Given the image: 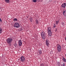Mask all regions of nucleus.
Instances as JSON below:
<instances>
[{"label": "nucleus", "mask_w": 66, "mask_h": 66, "mask_svg": "<svg viewBox=\"0 0 66 66\" xmlns=\"http://www.w3.org/2000/svg\"><path fill=\"white\" fill-rule=\"evenodd\" d=\"M6 41L7 43L9 44V46H11V43L13 42V40L12 38L10 37L7 38L6 39Z\"/></svg>", "instance_id": "1"}, {"label": "nucleus", "mask_w": 66, "mask_h": 66, "mask_svg": "<svg viewBox=\"0 0 66 66\" xmlns=\"http://www.w3.org/2000/svg\"><path fill=\"white\" fill-rule=\"evenodd\" d=\"M20 59L21 62H23L26 61V59H25L24 56H21L20 57Z\"/></svg>", "instance_id": "2"}, {"label": "nucleus", "mask_w": 66, "mask_h": 66, "mask_svg": "<svg viewBox=\"0 0 66 66\" xmlns=\"http://www.w3.org/2000/svg\"><path fill=\"white\" fill-rule=\"evenodd\" d=\"M14 27L15 28H19L20 27V25H19V24L18 22H16L14 25Z\"/></svg>", "instance_id": "3"}, {"label": "nucleus", "mask_w": 66, "mask_h": 66, "mask_svg": "<svg viewBox=\"0 0 66 66\" xmlns=\"http://www.w3.org/2000/svg\"><path fill=\"white\" fill-rule=\"evenodd\" d=\"M57 50L58 52H61V46L58 44L57 46Z\"/></svg>", "instance_id": "4"}, {"label": "nucleus", "mask_w": 66, "mask_h": 66, "mask_svg": "<svg viewBox=\"0 0 66 66\" xmlns=\"http://www.w3.org/2000/svg\"><path fill=\"white\" fill-rule=\"evenodd\" d=\"M19 46L20 47L21 45H22V41L21 40H19Z\"/></svg>", "instance_id": "5"}, {"label": "nucleus", "mask_w": 66, "mask_h": 66, "mask_svg": "<svg viewBox=\"0 0 66 66\" xmlns=\"http://www.w3.org/2000/svg\"><path fill=\"white\" fill-rule=\"evenodd\" d=\"M48 33V35L49 36H51V35H52V32H51V31H49L48 32H47Z\"/></svg>", "instance_id": "6"}, {"label": "nucleus", "mask_w": 66, "mask_h": 66, "mask_svg": "<svg viewBox=\"0 0 66 66\" xmlns=\"http://www.w3.org/2000/svg\"><path fill=\"white\" fill-rule=\"evenodd\" d=\"M66 3H64L63 4H62L61 5V6L62 7H64V8H65V7H66Z\"/></svg>", "instance_id": "7"}, {"label": "nucleus", "mask_w": 66, "mask_h": 66, "mask_svg": "<svg viewBox=\"0 0 66 66\" xmlns=\"http://www.w3.org/2000/svg\"><path fill=\"white\" fill-rule=\"evenodd\" d=\"M41 34V36H46V34L45 33L44 31H43L42 32V33Z\"/></svg>", "instance_id": "8"}, {"label": "nucleus", "mask_w": 66, "mask_h": 66, "mask_svg": "<svg viewBox=\"0 0 66 66\" xmlns=\"http://www.w3.org/2000/svg\"><path fill=\"white\" fill-rule=\"evenodd\" d=\"M41 34V36H46V34L45 33L44 31H43L42 32V33Z\"/></svg>", "instance_id": "9"}, {"label": "nucleus", "mask_w": 66, "mask_h": 66, "mask_svg": "<svg viewBox=\"0 0 66 66\" xmlns=\"http://www.w3.org/2000/svg\"><path fill=\"white\" fill-rule=\"evenodd\" d=\"M51 31V28L50 27L47 28V32H50Z\"/></svg>", "instance_id": "10"}, {"label": "nucleus", "mask_w": 66, "mask_h": 66, "mask_svg": "<svg viewBox=\"0 0 66 66\" xmlns=\"http://www.w3.org/2000/svg\"><path fill=\"white\" fill-rule=\"evenodd\" d=\"M2 31H3V30L2 28V27L0 26V34L2 33Z\"/></svg>", "instance_id": "11"}, {"label": "nucleus", "mask_w": 66, "mask_h": 66, "mask_svg": "<svg viewBox=\"0 0 66 66\" xmlns=\"http://www.w3.org/2000/svg\"><path fill=\"white\" fill-rule=\"evenodd\" d=\"M63 15L66 17V10H65V11H64L63 12Z\"/></svg>", "instance_id": "12"}, {"label": "nucleus", "mask_w": 66, "mask_h": 66, "mask_svg": "<svg viewBox=\"0 0 66 66\" xmlns=\"http://www.w3.org/2000/svg\"><path fill=\"white\" fill-rule=\"evenodd\" d=\"M5 1L7 3H10L9 0H5Z\"/></svg>", "instance_id": "13"}, {"label": "nucleus", "mask_w": 66, "mask_h": 66, "mask_svg": "<svg viewBox=\"0 0 66 66\" xmlns=\"http://www.w3.org/2000/svg\"><path fill=\"white\" fill-rule=\"evenodd\" d=\"M49 41L48 40V39H47L46 41V45H48V44H49Z\"/></svg>", "instance_id": "14"}, {"label": "nucleus", "mask_w": 66, "mask_h": 66, "mask_svg": "<svg viewBox=\"0 0 66 66\" xmlns=\"http://www.w3.org/2000/svg\"><path fill=\"white\" fill-rule=\"evenodd\" d=\"M42 37L43 39H46V36H42Z\"/></svg>", "instance_id": "15"}, {"label": "nucleus", "mask_w": 66, "mask_h": 66, "mask_svg": "<svg viewBox=\"0 0 66 66\" xmlns=\"http://www.w3.org/2000/svg\"><path fill=\"white\" fill-rule=\"evenodd\" d=\"M30 21L31 22H32L33 21V18L30 17Z\"/></svg>", "instance_id": "16"}, {"label": "nucleus", "mask_w": 66, "mask_h": 66, "mask_svg": "<svg viewBox=\"0 0 66 66\" xmlns=\"http://www.w3.org/2000/svg\"><path fill=\"white\" fill-rule=\"evenodd\" d=\"M36 23L37 24H38V21L37 19L36 20Z\"/></svg>", "instance_id": "17"}, {"label": "nucleus", "mask_w": 66, "mask_h": 66, "mask_svg": "<svg viewBox=\"0 0 66 66\" xmlns=\"http://www.w3.org/2000/svg\"><path fill=\"white\" fill-rule=\"evenodd\" d=\"M61 63L60 62H57V65H58V66H60L61 65V64H60Z\"/></svg>", "instance_id": "18"}, {"label": "nucleus", "mask_w": 66, "mask_h": 66, "mask_svg": "<svg viewBox=\"0 0 66 66\" xmlns=\"http://www.w3.org/2000/svg\"><path fill=\"white\" fill-rule=\"evenodd\" d=\"M63 61H64V62H66V59H65V58H63Z\"/></svg>", "instance_id": "19"}, {"label": "nucleus", "mask_w": 66, "mask_h": 66, "mask_svg": "<svg viewBox=\"0 0 66 66\" xmlns=\"http://www.w3.org/2000/svg\"><path fill=\"white\" fill-rule=\"evenodd\" d=\"M13 20L14 21H18V20H17V18H14L13 19Z\"/></svg>", "instance_id": "20"}, {"label": "nucleus", "mask_w": 66, "mask_h": 66, "mask_svg": "<svg viewBox=\"0 0 66 66\" xmlns=\"http://www.w3.org/2000/svg\"><path fill=\"white\" fill-rule=\"evenodd\" d=\"M59 21H55V23L56 24H58V23H59Z\"/></svg>", "instance_id": "21"}, {"label": "nucleus", "mask_w": 66, "mask_h": 66, "mask_svg": "<svg viewBox=\"0 0 66 66\" xmlns=\"http://www.w3.org/2000/svg\"><path fill=\"white\" fill-rule=\"evenodd\" d=\"M32 1L34 2H37V0H33Z\"/></svg>", "instance_id": "22"}, {"label": "nucleus", "mask_w": 66, "mask_h": 66, "mask_svg": "<svg viewBox=\"0 0 66 66\" xmlns=\"http://www.w3.org/2000/svg\"><path fill=\"white\" fill-rule=\"evenodd\" d=\"M62 26H64V24H65V23H64V22H63L62 23Z\"/></svg>", "instance_id": "23"}, {"label": "nucleus", "mask_w": 66, "mask_h": 66, "mask_svg": "<svg viewBox=\"0 0 66 66\" xmlns=\"http://www.w3.org/2000/svg\"><path fill=\"white\" fill-rule=\"evenodd\" d=\"M39 54H42V51H40L39 52Z\"/></svg>", "instance_id": "24"}, {"label": "nucleus", "mask_w": 66, "mask_h": 66, "mask_svg": "<svg viewBox=\"0 0 66 66\" xmlns=\"http://www.w3.org/2000/svg\"><path fill=\"white\" fill-rule=\"evenodd\" d=\"M17 46V43H15V44H14V46Z\"/></svg>", "instance_id": "25"}, {"label": "nucleus", "mask_w": 66, "mask_h": 66, "mask_svg": "<svg viewBox=\"0 0 66 66\" xmlns=\"http://www.w3.org/2000/svg\"><path fill=\"white\" fill-rule=\"evenodd\" d=\"M63 66H65V63H63V64H62Z\"/></svg>", "instance_id": "26"}, {"label": "nucleus", "mask_w": 66, "mask_h": 66, "mask_svg": "<svg viewBox=\"0 0 66 66\" xmlns=\"http://www.w3.org/2000/svg\"><path fill=\"white\" fill-rule=\"evenodd\" d=\"M56 26V25L55 24H54V28H55V27Z\"/></svg>", "instance_id": "27"}, {"label": "nucleus", "mask_w": 66, "mask_h": 66, "mask_svg": "<svg viewBox=\"0 0 66 66\" xmlns=\"http://www.w3.org/2000/svg\"><path fill=\"white\" fill-rule=\"evenodd\" d=\"M46 45H47V47H49V44H46Z\"/></svg>", "instance_id": "28"}, {"label": "nucleus", "mask_w": 66, "mask_h": 66, "mask_svg": "<svg viewBox=\"0 0 66 66\" xmlns=\"http://www.w3.org/2000/svg\"><path fill=\"white\" fill-rule=\"evenodd\" d=\"M0 22H2V20H1V18H0Z\"/></svg>", "instance_id": "29"}, {"label": "nucleus", "mask_w": 66, "mask_h": 66, "mask_svg": "<svg viewBox=\"0 0 66 66\" xmlns=\"http://www.w3.org/2000/svg\"><path fill=\"white\" fill-rule=\"evenodd\" d=\"M56 31H57V29H56L55 32H56Z\"/></svg>", "instance_id": "30"}, {"label": "nucleus", "mask_w": 66, "mask_h": 66, "mask_svg": "<svg viewBox=\"0 0 66 66\" xmlns=\"http://www.w3.org/2000/svg\"><path fill=\"white\" fill-rule=\"evenodd\" d=\"M37 1L39 2V0H37Z\"/></svg>", "instance_id": "31"}, {"label": "nucleus", "mask_w": 66, "mask_h": 66, "mask_svg": "<svg viewBox=\"0 0 66 66\" xmlns=\"http://www.w3.org/2000/svg\"><path fill=\"white\" fill-rule=\"evenodd\" d=\"M61 66H63V65L61 64Z\"/></svg>", "instance_id": "32"}, {"label": "nucleus", "mask_w": 66, "mask_h": 66, "mask_svg": "<svg viewBox=\"0 0 66 66\" xmlns=\"http://www.w3.org/2000/svg\"><path fill=\"white\" fill-rule=\"evenodd\" d=\"M1 9V7H0V10Z\"/></svg>", "instance_id": "33"}]
</instances>
